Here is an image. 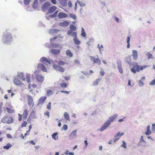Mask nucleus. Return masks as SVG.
I'll use <instances>...</instances> for the list:
<instances>
[{
  "label": "nucleus",
  "instance_id": "1",
  "mask_svg": "<svg viewBox=\"0 0 155 155\" xmlns=\"http://www.w3.org/2000/svg\"><path fill=\"white\" fill-rule=\"evenodd\" d=\"M118 116V115L117 114H115L109 117H108V119L101 126L100 129L101 131H103L107 129L110 125L111 122H113Z\"/></svg>",
  "mask_w": 155,
  "mask_h": 155
},
{
  "label": "nucleus",
  "instance_id": "2",
  "mask_svg": "<svg viewBox=\"0 0 155 155\" xmlns=\"http://www.w3.org/2000/svg\"><path fill=\"white\" fill-rule=\"evenodd\" d=\"M147 67V65L140 67L138 64L137 63L135 62L134 64V67L131 68L130 70L132 72L136 73V71L137 72H139L140 71L143 70L144 68H146Z\"/></svg>",
  "mask_w": 155,
  "mask_h": 155
},
{
  "label": "nucleus",
  "instance_id": "3",
  "mask_svg": "<svg viewBox=\"0 0 155 155\" xmlns=\"http://www.w3.org/2000/svg\"><path fill=\"white\" fill-rule=\"evenodd\" d=\"M91 61L93 62V64H96L100 65L101 64V62L100 59L98 58H95L94 57L90 56Z\"/></svg>",
  "mask_w": 155,
  "mask_h": 155
},
{
  "label": "nucleus",
  "instance_id": "4",
  "mask_svg": "<svg viewBox=\"0 0 155 155\" xmlns=\"http://www.w3.org/2000/svg\"><path fill=\"white\" fill-rule=\"evenodd\" d=\"M53 67L55 70L61 72H63L64 71V69L63 67L57 64H53Z\"/></svg>",
  "mask_w": 155,
  "mask_h": 155
},
{
  "label": "nucleus",
  "instance_id": "5",
  "mask_svg": "<svg viewBox=\"0 0 155 155\" xmlns=\"http://www.w3.org/2000/svg\"><path fill=\"white\" fill-rule=\"evenodd\" d=\"M50 6V4L49 2H46L42 6L41 8L44 12L47 10Z\"/></svg>",
  "mask_w": 155,
  "mask_h": 155
},
{
  "label": "nucleus",
  "instance_id": "6",
  "mask_svg": "<svg viewBox=\"0 0 155 155\" xmlns=\"http://www.w3.org/2000/svg\"><path fill=\"white\" fill-rule=\"evenodd\" d=\"M77 130H74L69 135V139L71 140L77 137Z\"/></svg>",
  "mask_w": 155,
  "mask_h": 155
},
{
  "label": "nucleus",
  "instance_id": "7",
  "mask_svg": "<svg viewBox=\"0 0 155 155\" xmlns=\"http://www.w3.org/2000/svg\"><path fill=\"white\" fill-rule=\"evenodd\" d=\"M58 17L59 18H65L67 17V15L66 13L62 12H59L58 15Z\"/></svg>",
  "mask_w": 155,
  "mask_h": 155
},
{
  "label": "nucleus",
  "instance_id": "8",
  "mask_svg": "<svg viewBox=\"0 0 155 155\" xmlns=\"http://www.w3.org/2000/svg\"><path fill=\"white\" fill-rule=\"evenodd\" d=\"M132 55L134 60H136L138 58V52L136 50H133Z\"/></svg>",
  "mask_w": 155,
  "mask_h": 155
},
{
  "label": "nucleus",
  "instance_id": "9",
  "mask_svg": "<svg viewBox=\"0 0 155 155\" xmlns=\"http://www.w3.org/2000/svg\"><path fill=\"white\" fill-rule=\"evenodd\" d=\"M37 67L38 68L40 69L41 70L44 72L47 71L46 68H45V66L41 64L40 63L38 64Z\"/></svg>",
  "mask_w": 155,
  "mask_h": 155
},
{
  "label": "nucleus",
  "instance_id": "10",
  "mask_svg": "<svg viewBox=\"0 0 155 155\" xmlns=\"http://www.w3.org/2000/svg\"><path fill=\"white\" fill-rule=\"evenodd\" d=\"M69 24V22L68 21H65L60 22L59 24V25L61 26L66 27L68 26Z\"/></svg>",
  "mask_w": 155,
  "mask_h": 155
},
{
  "label": "nucleus",
  "instance_id": "11",
  "mask_svg": "<svg viewBox=\"0 0 155 155\" xmlns=\"http://www.w3.org/2000/svg\"><path fill=\"white\" fill-rule=\"evenodd\" d=\"M68 35H71V36L74 37V38H77V33L76 32H72V31L69 30L67 32Z\"/></svg>",
  "mask_w": 155,
  "mask_h": 155
},
{
  "label": "nucleus",
  "instance_id": "12",
  "mask_svg": "<svg viewBox=\"0 0 155 155\" xmlns=\"http://www.w3.org/2000/svg\"><path fill=\"white\" fill-rule=\"evenodd\" d=\"M51 52L54 54H57L60 53V49H52L51 50Z\"/></svg>",
  "mask_w": 155,
  "mask_h": 155
},
{
  "label": "nucleus",
  "instance_id": "13",
  "mask_svg": "<svg viewBox=\"0 0 155 155\" xmlns=\"http://www.w3.org/2000/svg\"><path fill=\"white\" fill-rule=\"evenodd\" d=\"M60 4L63 7H65L67 5V0H59Z\"/></svg>",
  "mask_w": 155,
  "mask_h": 155
},
{
  "label": "nucleus",
  "instance_id": "14",
  "mask_svg": "<svg viewBox=\"0 0 155 155\" xmlns=\"http://www.w3.org/2000/svg\"><path fill=\"white\" fill-rule=\"evenodd\" d=\"M36 77L37 80L38 81L42 82L44 80L43 77L40 75H37Z\"/></svg>",
  "mask_w": 155,
  "mask_h": 155
},
{
  "label": "nucleus",
  "instance_id": "15",
  "mask_svg": "<svg viewBox=\"0 0 155 155\" xmlns=\"http://www.w3.org/2000/svg\"><path fill=\"white\" fill-rule=\"evenodd\" d=\"M33 99L32 97H28V104L29 105H32V107L34 106V103L33 102Z\"/></svg>",
  "mask_w": 155,
  "mask_h": 155
},
{
  "label": "nucleus",
  "instance_id": "16",
  "mask_svg": "<svg viewBox=\"0 0 155 155\" xmlns=\"http://www.w3.org/2000/svg\"><path fill=\"white\" fill-rule=\"evenodd\" d=\"M41 61L42 62H44L46 63H48L49 64H51L50 61L48 59L45 57H42L41 59Z\"/></svg>",
  "mask_w": 155,
  "mask_h": 155
},
{
  "label": "nucleus",
  "instance_id": "17",
  "mask_svg": "<svg viewBox=\"0 0 155 155\" xmlns=\"http://www.w3.org/2000/svg\"><path fill=\"white\" fill-rule=\"evenodd\" d=\"M12 38V35L10 33H8L5 36V40H7V41L11 39Z\"/></svg>",
  "mask_w": 155,
  "mask_h": 155
},
{
  "label": "nucleus",
  "instance_id": "18",
  "mask_svg": "<svg viewBox=\"0 0 155 155\" xmlns=\"http://www.w3.org/2000/svg\"><path fill=\"white\" fill-rule=\"evenodd\" d=\"M151 131L150 130V126L149 125H148L147 128V131L145 132V134L147 135L148 136L151 134Z\"/></svg>",
  "mask_w": 155,
  "mask_h": 155
},
{
  "label": "nucleus",
  "instance_id": "19",
  "mask_svg": "<svg viewBox=\"0 0 155 155\" xmlns=\"http://www.w3.org/2000/svg\"><path fill=\"white\" fill-rule=\"evenodd\" d=\"M18 76L21 79H22V81H25V78L24 74L23 73H19L18 75Z\"/></svg>",
  "mask_w": 155,
  "mask_h": 155
},
{
  "label": "nucleus",
  "instance_id": "20",
  "mask_svg": "<svg viewBox=\"0 0 155 155\" xmlns=\"http://www.w3.org/2000/svg\"><path fill=\"white\" fill-rule=\"evenodd\" d=\"M14 82L16 85H19L21 84V82L17 78H15L14 80Z\"/></svg>",
  "mask_w": 155,
  "mask_h": 155
},
{
  "label": "nucleus",
  "instance_id": "21",
  "mask_svg": "<svg viewBox=\"0 0 155 155\" xmlns=\"http://www.w3.org/2000/svg\"><path fill=\"white\" fill-rule=\"evenodd\" d=\"M46 97H41L39 100L38 104H42L44 102L45 100L46 99Z\"/></svg>",
  "mask_w": 155,
  "mask_h": 155
},
{
  "label": "nucleus",
  "instance_id": "22",
  "mask_svg": "<svg viewBox=\"0 0 155 155\" xmlns=\"http://www.w3.org/2000/svg\"><path fill=\"white\" fill-rule=\"evenodd\" d=\"M145 79V77H142L140 80L139 81V85L140 86H142L144 85V83L143 82V81H144Z\"/></svg>",
  "mask_w": 155,
  "mask_h": 155
},
{
  "label": "nucleus",
  "instance_id": "23",
  "mask_svg": "<svg viewBox=\"0 0 155 155\" xmlns=\"http://www.w3.org/2000/svg\"><path fill=\"white\" fill-rule=\"evenodd\" d=\"M66 54L70 57H73V54L72 53L71 51L70 50H67L66 51Z\"/></svg>",
  "mask_w": 155,
  "mask_h": 155
},
{
  "label": "nucleus",
  "instance_id": "24",
  "mask_svg": "<svg viewBox=\"0 0 155 155\" xmlns=\"http://www.w3.org/2000/svg\"><path fill=\"white\" fill-rule=\"evenodd\" d=\"M56 7L54 6L51 7L48 9V12L50 13H52L56 9Z\"/></svg>",
  "mask_w": 155,
  "mask_h": 155
},
{
  "label": "nucleus",
  "instance_id": "25",
  "mask_svg": "<svg viewBox=\"0 0 155 155\" xmlns=\"http://www.w3.org/2000/svg\"><path fill=\"white\" fill-rule=\"evenodd\" d=\"M64 116L65 119L68 121L70 120V117L69 114L66 112L64 113Z\"/></svg>",
  "mask_w": 155,
  "mask_h": 155
},
{
  "label": "nucleus",
  "instance_id": "26",
  "mask_svg": "<svg viewBox=\"0 0 155 155\" xmlns=\"http://www.w3.org/2000/svg\"><path fill=\"white\" fill-rule=\"evenodd\" d=\"M38 0H35L32 5V7L36 9L38 6Z\"/></svg>",
  "mask_w": 155,
  "mask_h": 155
},
{
  "label": "nucleus",
  "instance_id": "27",
  "mask_svg": "<svg viewBox=\"0 0 155 155\" xmlns=\"http://www.w3.org/2000/svg\"><path fill=\"white\" fill-rule=\"evenodd\" d=\"M142 142H143L144 143H146V142L145 140H144L143 139V136H141L140 137V140L138 144V146H141V145L142 144L141 143Z\"/></svg>",
  "mask_w": 155,
  "mask_h": 155
},
{
  "label": "nucleus",
  "instance_id": "28",
  "mask_svg": "<svg viewBox=\"0 0 155 155\" xmlns=\"http://www.w3.org/2000/svg\"><path fill=\"white\" fill-rule=\"evenodd\" d=\"M54 94L53 91L51 90H48L46 91V94L48 96H50Z\"/></svg>",
  "mask_w": 155,
  "mask_h": 155
},
{
  "label": "nucleus",
  "instance_id": "29",
  "mask_svg": "<svg viewBox=\"0 0 155 155\" xmlns=\"http://www.w3.org/2000/svg\"><path fill=\"white\" fill-rule=\"evenodd\" d=\"M12 145L9 143H8L6 144V145L4 146L3 148L4 149L8 150L10 148L12 147Z\"/></svg>",
  "mask_w": 155,
  "mask_h": 155
},
{
  "label": "nucleus",
  "instance_id": "30",
  "mask_svg": "<svg viewBox=\"0 0 155 155\" xmlns=\"http://www.w3.org/2000/svg\"><path fill=\"white\" fill-rule=\"evenodd\" d=\"M58 134V133L57 132L54 133L52 135V138L54 140H57L58 139V137L57 136Z\"/></svg>",
  "mask_w": 155,
  "mask_h": 155
},
{
  "label": "nucleus",
  "instance_id": "31",
  "mask_svg": "<svg viewBox=\"0 0 155 155\" xmlns=\"http://www.w3.org/2000/svg\"><path fill=\"white\" fill-rule=\"evenodd\" d=\"M28 115V111L27 109H25L24 110L23 114V118L25 119H26L27 118Z\"/></svg>",
  "mask_w": 155,
  "mask_h": 155
},
{
  "label": "nucleus",
  "instance_id": "32",
  "mask_svg": "<svg viewBox=\"0 0 155 155\" xmlns=\"http://www.w3.org/2000/svg\"><path fill=\"white\" fill-rule=\"evenodd\" d=\"M74 41L76 45H78L81 43V42L78 40L77 38H74Z\"/></svg>",
  "mask_w": 155,
  "mask_h": 155
},
{
  "label": "nucleus",
  "instance_id": "33",
  "mask_svg": "<svg viewBox=\"0 0 155 155\" xmlns=\"http://www.w3.org/2000/svg\"><path fill=\"white\" fill-rule=\"evenodd\" d=\"M6 109L7 110V112L9 113L12 114L15 112L14 110L11 109L10 108L6 107Z\"/></svg>",
  "mask_w": 155,
  "mask_h": 155
},
{
  "label": "nucleus",
  "instance_id": "34",
  "mask_svg": "<svg viewBox=\"0 0 155 155\" xmlns=\"http://www.w3.org/2000/svg\"><path fill=\"white\" fill-rule=\"evenodd\" d=\"M124 135L123 133L120 134V132H118L117 134L114 136L115 137L119 138Z\"/></svg>",
  "mask_w": 155,
  "mask_h": 155
},
{
  "label": "nucleus",
  "instance_id": "35",
  "mask_svg": "<svg viewBox=\"0 0 155 155\" xmlns=\"http://www.w3.org/2000/svg\"><path fill=\"white\" fill-rule=\"evenodd\" d=\"M70 28L71 30L73 31H75L76 29V28L75 26L73 25H71L70 26Z\"/></svg>",
  "mask_w": 155,
  "mask_h": 155
},
{
  "label": "nucleus",
  "instance_id": "36",
  "mask_svg": "<svg viewBox=\"0 0 155 155\" xmlns=\"http://www.w3.org/2000/svg\"><path fill=\"white\" fill-rule=\"evenodd\" d=\"M13 118L11 117H10L9 119L7 120L6 122V123L7 124H10L13 122Z\"/></svg>",
  "mask_w": 155,
  "mask_h": 155
},
{
  "label": "nucleus",
  "instance_id": "37",
  "mask_svg": "<svg viewBox=\"0 0 155 155\" xmlns=\"http://www.w3.org/2000/svg\"><path fill=\"white\" fill-rule=\"evenodd\" d=\"M30 75L28 74H27L26 75V79L28 83H29L30 82Z\"/></svg>",
  "mask_w": 155,
  "mask_h": 155
},
{
  "label": "nucleus",
  "instance_id": "38",
  "mask_svg": "<svg viewBox=\"0 0 155 155\" xmlns=\"http://www.w3.org/2000/svg\"><path fill=\"white\" fill-rule=\"evenodd\" d=\"M100 80V78H98L96 79L94 81V82L93 83V85H95L98 84Z\"/></svg>",
  "mask_w": 155,
  "mask_h": 155
},
{
  "label": "nucleus",
  "instance_id": "39",
  "mask_svg": "<svg viewBox=\"0 0 155 155\" xmlns=\"http://www.w3.org/2000/svg\"><path fill=\"white\" fill-rule=\"evenodd\" d=\"M117 68L119 70V71L120 73H122L123 72V70L120 64L118 65L117 66Z\"/></svg>",
  "mask_w": 155,
  "mask_h": 155
},
{
  "label": "nucleus",
  "instance_id": "40",
  "mask_svg": "<svg viewBox=\"0 0 155 155\" xmlns=\"http://www.w3.org/2000/svg\"><path fill=\"white\" fill-rule=\"evenodd\" d=\"M81 35L83 37H85L86 36V34L83 28H82Z\"/></svg>",
  "mask_w": 155,
  "mask_h": 155
},
{
  "label": "nucleus",
  "instance_id": "41",
  "mask_svg": "<svg viewBox=\"0 0 155 155\" xmlns=\"http://www.w3.org/2000/svg\"><path fill=\"white\" fill-rule=\"evenodd\" d=\"M123 144L121 145V147H122L124 148H127L126 146V143L125 141L124 140H123L122 141Z\"/></svg>",
  "mask_w": 155,
  "mask_h": 155
},
{
  "label": "nucleus",
  "instance_id": "42",
  "mask_svg": "<svg viewBox=\"0 0 155 155\" xmlns=\"http://www.w3.org/2000/svg\"><path fill=\"white\" fill-rule=\"evenodd\" d=\"M69 16L71 18H73L74 20H75L77 19V17L75 14H70Z\"/></svg>",
  "mask_w": 155,
  "mask_h": 155
},
{
  "label": "nucleus",
  "instance_id": "43",
  "mask_svg": "<svg viewBox=\"0 0 155 155\" xmlns=\"http://www.w3.org/2000/svg\"><path fill=\"white\" fill-rule=\"evenodd\" d=\"M125 60L126 62L128 64L130 63L131 59L129 57H127L125 58Z\"/></svg>",
  "mask_w": 155,
  "mask_h": 155
},
{
  "label": "nucleus",
  "instance_id": "44",
  "mask_svg": "<svg viewBox=\"0 0 155 155\" xmlns=\"http://www.w3.org/2000/svg\"><path fill=\"white\" fill-rule=\"evenodd\" d=\"M61 86L62 87H66L67 86V84L65 82L62 83L60 84Z\"/></svg>",
  "mask_w": 155,
  "mask_h": 155
},
{
  "label": "nucleus",
  "instance_id": "45",
  "mask_svg": "<svg viewBox=\"0 0 155 155\" xmlns=\"http://www.w3.org/2000/svg\"><path fill=\"white\" fill-rule=\"evenodd\" d=\"M68 126L66 124H64L62 127L61 130H66L68 129Z\"/></svg>",
  "mask_w": 155,
  "mask_h": 155
},
{
  "label": "nucleus",
  "instance_id": "46",
  "mask_svg": "<svg viewBox=\"0 0 155 155\" xmlns=\"http://www.w3.org/2000/svg\"><path fill=\"white\" fill-rule=\"evenodd\" d=\"M74 64H76L77 65H79L80 64V63L78 60V59H75L74 61Z\"/></svg>",
  "mask_w": 155,
  "mask_h": 155
},
{
  "label": "nucleus",
  "instance_id": "47",
  "mask_svg": "<svg viewBox=\"0 0 155 155\" xmlns=\"http://www.w3.org/2000/svg\"><path fill=\"white\" fill-rule=\"evenodd\" d=\"M65 62L62 61H60L58 63V64L59 65H64L65 64Z\"/></svg>",
  "mask_w": 155,
  "mask_h": 155
},
{
  "label": "nucleus",
  "instance_id": "48",
  "mask_svg": "<svg viewBox=\"0 0 155 155\" xmlns=\"http://www.w3.org/2000/svg\"><path fill=\"white\" fill-rule=\"evenodd\" d=\"M24 2L25 4L27 5L30 3V0H24Z\"/></svg>",
  "mask_w": 155,
  "mask_h": 155
},
{
  "label": "nucleus",
  "instance_id": "49",
  "mask_svg": "<svg viewBox=\"0 0 155 155\" xmlns=\"http://www.w3.org/2000/svg\"><path fill=\"white\" fill-rule=\"evenodd\" d=\"M77 2L79 4L80 6L81 7H84L85 6L84 3L82 2L79 1L78 0L77 1Z\"/></svg>",
  "mask_w": 155,
  "mask_h": 155
},
{
  "label": "nucleus",
  "instance_id": "50",
  "mask_svg": "<svg viewBox=\"0 0 155 155\" xmlns=\"http://www.w3.org/2000/svg\"><path fill=\"white\" fill-rule=\"evenodd\" d=\"M27 123L26 121H24L21 124L22 127H25L26 126Z\"/></svg>",
  "mask_w": 155,
  "mask_h": 155
},
{
  "label": "nucleus",
  "instance_id": "51",
  "mask_svg": "<svg viewBox=\"0 0 155 155\" xmlns=\"http://www.w3.org/2000/svg\"><path fill=\"white\" fill-rule=\"evenodd\" d=\"M58 11H56L54 13V14L52 15V17H56L57 16Z\"/></svg>",
  "mask_w": 155,
  "mask_h": 155
},
{
  "label": "nucleus",
  "instance_id": "52",
  "mask_svg": "<svg viewBox=\"0 0 155 155\" xmlns=\"http://www.w3.org/2000/svg\"><path fill=\"white\" fill-rule=\"evenodd\" d=\"M35 111H33L31 112V116L33 118H35Z\"/></svg>",
  "mask_w": 155,
  "mask_h": 155
},
{
  "label": "nucleus",
  "instance_id": "53",
  "mask_svg": "<svg viewBox=\"0 0 155 155\" xmlns=\"http://www.w3.org/2000/svg\"><path fill=\"white\" fill-rule=\"evenodd\" d=\"M59 31L58 30L56 29H53L51 30V32L53 33H57Z\"/></svg>",
  "mask_w": 155,
  "mask_h": 155
},
{
  "label": "nucleus",
  "instance_id": "54",
  "mask_svg": "<svg viewBox=\"0 0 155 155\" xmlns=\"http://www.w3.org/2000/svg\"><path fill=\"white\" fill-rule=\"evenodd\" d=\"M150 85H154L155 84V79L150 82Z\"/></svg>",
  "mask_w": 155,
  "mask_h": 155
},
{
  "label": "nucleus",
  "instance_id": "55",
  "mask_svg": "<svg viewBox=\"0 0 155 155\" xmlns=\"http://www.w3.org/2000/svg\"><path fill=\"white\" fill-rule=\"evenodd\" d=\"M51 102H49L47 106V108L48 109L50 110L51 109Z\"/></svg>",
  "mask_w": 155,
  "mask_h": 155
},
{
  "label": "nucleus",
  "instance_id": "56",
  "mask_svg": "<svg viewBox=\"0 0 155 155\" xmlns=\"http://www.w3.org/2000/svg\"><path fill=\"white\" fill-rule=\"evenodd\" d=\"M100 74L101 76H103L105 72L103 71H101L100 72Z\"/></svg>",
  "mask_w": 155,
  "mask_h": 155
},
{
  "label": "nucleus",
  "instance_id": "57",
  "mask_svg": "<svg viewBox=\"0 0 155 155\" xmlns=\"http://www.w3.org/2000/svg\"><path fill=\"white\" fill-rule=\"evenodd\" d=\"M68 6H69V7L70 8H71L72 7V3L71 2V1H69V2H68Z\"/></svg>",
  "mask_w": 155,
  "mask_h": 155
},
{
  "label": "nucleus",
  "instance_id": "58",
  "mask_svg": "<svg viewBox=\"0 0 155 155\" xmlns=\"http://www.w3.org/2000/svg\"><path fill=\"white\" fill-rule=\"evenodd\" d=\"M152 57H153V56L151 54H150V53L148 54V59L152 58Z\"/></svg>",
  "mask_w": 155,
  "mask_h": 155
},
{
  "label": "nucleus",
  "instance_id": "59",
  "mask_svg": "<svg viewBox=\"0 0 155 155\" xmlns=\"http://www.w3.org/2000/svg\"><path fill=\"white\" fill-rule=\"evenodd\" d=\"M18 116H19V118H18V120L19 121H21L22 120V115L19 114H18Z\"/></svg>",
  "mask_w": 155,
  "mask_h": 155
},
{
  "label": "nucleus",
  "instance_id": "60",
  "mask_svg": "<svg viewBox=\"0 0 155 155\" xmlns=\"http://www.w3.org/2000/svg\"><path fill=\"white\" fill-rule=\"evenodd\" d=\"M49 112L48 111H47L44 113V115H47L48 116V117H49L50 116L49 114Z\"/></svg>",
  "mask_w": 155,
  "mask_h": 155
},
{
  "label": "nucleus",
  "instance_id": "61",
  "mask_svg": "<svg viewBox=\"0 0 155 155\" xmlns=\"http://www.w3.org/2000/svg\"><path fill=\"white\" fill-rule=\"evenodd\" d=\"M5 119V117H4L1 120V122L2 123H6Z\"/></svg>",
  "mask_w": 155,
  "mask_h": 155
},
{
  "label": "nucleus",
  "instance_id": "62",
  "mask_svg": "<svg viewBox=\"0 0 155 155\" xmlns=\"http://www.w3.org/2000/svg\"><path fill=\"white\" fill-rule=\"evenodd\" d=\"M57 38V37L56 36V37H54V38H51L50 39V41L51 43L53 41V40H55Z\"/></svg>",
  "mask_w": 155,
  "mask_h": 155
},
{
  "label": "nucleus",
  "instance_id": "63",
  "mask_svg": "<svg viewBox=\"0 0 155 155\" xmlns=\"http://www.w3.org/2000/svg\"><path fill=\"white\" fill-rule=\"evenodd\" d=\"M7 137L8 138H12V136L10 134H7Z\"/></svg>",
  "mask_w": 155,
  "mask_h": 155
},
{
  "label": "nucleus",
  "instance_id": "64",
  "mask_svg": "<svg viewBox=\"0 0 155 155\" xmlns=\"http://www.w3.org/2000/svg\"><path fill=\"white\" fill-rule=\"evenodd\" d=\"M51 2L54 4H56L57 3L56 0H51Z\"/></svg>",
  "mask_w": 155,
  "mask_h": 155
}]
</instances>
